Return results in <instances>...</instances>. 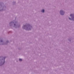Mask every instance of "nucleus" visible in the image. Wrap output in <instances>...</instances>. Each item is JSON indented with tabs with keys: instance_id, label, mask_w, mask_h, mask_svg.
I'll list each match as a JSON object with an SVG mask.
<instances>
[{
	"instance_id": "1",
	"label": "nucleus",
	"mask_w": 74,
	"mask_h": 74,
	"mask_svg": "<svg viewBox=\"0 0 74 74\" xmlns=\"http://www.w3.org/2000/svg\"><path fill=\"white\" fill-rule=\"evenodd\" d=\"M9 25L10 27H14L16 29L19 28L21 27V25L18 23V21H15V20L10 22Z\"/></svg>"
},
{
	"instance_id": "2",
	"label": "nucleus",
	"mask_w": 74,
	"mask_h": 74,
	"mask_svg": "<svg viewBox=\"0 0 74 74\" xmlns=\"http://www.w3.org/2000/svg\"><path fill=\"white\" fill-rule=\"evenodd\" d=\"M23 28L24 29H25V30H31L33 28V27L29 24H26L25 25L23 26Z\"/></svg>"
},
{
	"instance_id": "3",
	"label": "nucleus",
	"mask_w": 74,
	"mask_h": 74,
	"mask_svg": "<svg viewBox=\"0 0 74 74\" xmlns=\"http://www.w3.org/2000/svg\"><path fill=\"white\" fill-rule=\"evenodd\" d=\"M6 9V6L4 5V3L0 2V12L4 11Z\"/></svg>"
},
{
	"instance_id": "4",
	"label": "nucleus",
	"mask_w": 74,
	"mask_h": 74,
	"mask_svg": "<svg viewBox=\"0 0 74 74\" xmlns=\"http://www.w3.org/2000/svg\"><path fill=\"white\" fill-rule=\"evenodd\" d=\"M5 57H4L3 56H0V66H3L4 64L5 61Z\"/></svg>"
},
{
	"instance_id": "5",
	"label": "nucleus",
	"mask_w": 74,
	"mask_h": 74,
	"mask_svg": "<svg viewBox=\"0 0 74 74\" xmlns=\"http://www.w3.org/2000/svg\"><path fill=\"white\" fill-rule=\"evenodd\" d=\"M71 18L70 17L69 18V19L71 21H74V14H71L70 15Z\"/></svg>"
},
{
	"instance_id": "6",
	"label": "nucleus",
	"mask_w": 74,
	"mask_h": 74,
	"mask_svg": "<svg viewBox=\"0 0 74 74\" xmlns=\"http://www.w3.org/2000/svg\"><path fill=\"white\" fill-rule=\"evenodd\" d=\"M65 14V12L63 10H61L60 11V14L62 16H63Z\"/></svg>"
},
{
	"instance_id": "7",
	"label": "nucleus",
	"mask_w": 74,
	"mask_h": 74,
	"mask_svg": "<svg viewBox=\"0 0 74 74\" xmlns=\"http://www.w3.org/2000/svg\"><path fill=\"white\" fill-rule=\"evenodd\" d=\"M9 42V41L8 40L6 41L5 42L3 41V43H2V45H7L8 43Z\"/></svg>"
},
{
	"instance_id": "8",
	"label": "nucleus",
	"mask_w": 74,
	"mask_h": 74,
	"mask_svg": "<svg viewBox=\"0 0 74 74\" xmlns=\"http://www.w3.org/2000/svg\"><path fill=\"white\" fill-rule=\"evenodd\" d=\"M3 42V40H1L0 38V45H1L2 44V43Z\"/></svg>"
},
{
	"instance_id": "9",
	"label": "nucleus",
	"mask_w": 74,
	"mask_h": 74,
	"mask_svg": "<svg viewBox=\"0 0 74 74\" xmlns=\"http://www.w3.org/2000/svg\"><path fill=\"white\" fill-rule=\"evenodd\" d=\"M41 12H42V13H44V12H45V10L44 9H42L41 10Z\"/></svg>"
},
{
	"instance_id": "10",
	"label": "nucleus",
	"mask_w": 74,
	"mask_h": 74,
	"mask_svg": "<svg viewBox=\"0 0 74 74\" xmlns=\"http://www.w3.org/2000/svg\"><path fill=\"white\" fill-rule=\"evenodd\" d=\"M19 62H22V59L20 58L19 59Z\"/></svg>"
},
{
	"instance_id": "11",
	"label": "nucleus",
	"mask_w": 74,
	"mask_h": 74,
	"mask_svg": "<svg viewBox=\"0 0 74 74\" xmlns=\"http://www.w3.org/2000/svg\"><path fill=\"white\" fill-rule=\"evenodd\" d=\"M68 40H69V41H70V42H71V39H70V38H69L68 39Z\"/></svg>"
},
{
	"instance_id": "12",
	"label": "nucleus",
	"mask_w": 74,
	"mask_h": 74,
	"mask_svg": "<svg viewBox=\"0 0 74 74\" xmlns=\"http://www.w3.org/2000/svg\"><path fill=\"white\" fill-rule=\"evenodd\" d=\"M15 3H16L15 2H13V5H15Z\"/></svg>"
}]
</instances>
